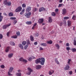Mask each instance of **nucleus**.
<instances>
[{
	"instance_id": "obj_1",
	"label": "nucleus",
	"mask_w": 76,
	"mask_h": 76,
	"mask_svg": "<svg viewBox=\"0 0 76 76\" xmlns=\"http://www.w3.org/2000/svg\"><path fill=\"white\" fill-rule=\"evenodd\" d=\"M45 62V59L43 58H39L35 60V63L36 64H38L40 63L41 64L43 65L44 64Z\"/></svg>"
},
{
	"instance_id": "obj_2",
	"label": "nucleus",
	"mask_w": 76,
	"mask_h": 76,
	"mask_svg": "<svg viewBox=\"0 0 76 76\" xmlns=\"http://www.w3.org/2000/svg\"><path fill=\"white\" fill-rule=\"evenodd\" d=\"M14 69V68L13 67H11L10 68V69L9 70V72H8V75L10 76H12L13 75L12 74H11L10 72H12Z\"/></svg>"
},
{
	"instance_id": "obj_3",
	"label": "nucleus",
	"mask_w": 76,
	"mask_h": 76,
	"mask_svg": "<svg viewBox=\"0 0 76 76\" xmlns=\"http://www.w3.org/2000/svg\"><path fill=\"white\" fill-rule=\"evenodd\" d=\"M4 4L7 6H10L11 5V3L10 1L8 2H7V1L6 0L4 2Z\"/></svg>"
},
{
	"instance_id": "obj_4",
	"label": "nucleus",
	"mask_w": 76,
	"mask_h": 76,
	"mask_svg": "<svg viewBox=\"0 0 76 76\" xmlns=\"http://www.w3.org/2000/svg\"><path fill=\"white\" fill-rule=\"evenodd\" d=\"M22 9V8L21 7H18L17 8H16L15 10V12H16L21 11Z\"/></svg>"
},
{
	"instance_id": "obj_5",
	"label": "nucleus",
	"mask_w": 76,
	"mask_h": 76,
	"mask_svg": "<svg viewBox=\"0 0 76 76\" xmlns=\"http://www.w3.org/2000/svg\"><path fill=\"white\" fill-rule=\"evenodd\" d=\"M19 60L20 61L24 62L25 63H26L27 62V60H26V59H24L23 58V57H21L20 58Z\"/></svg>"
},
{
	"instance_id": "obj_6",
	"label": "nucleus",
	"mask_w": 76,
	"mask_h": 76,
	"mask_svg": "<svg viewBox=\"0 0 76 76\" xmlns=\"http://www.w3.org/2000/svg\"><path fill=\"white\" fill-rule=\"evenodd\" d=\"M31 12H29L28 13H25V15L27 17V18H30V16L31 15Z\"/></svg>"
},
{
	"instance_id": "obj_7",
	"label": "nucleus",
	"mask_w": 76,
	"mask_h": 76,
	"mask_svg": "<svg viewBox=\"0 0 76 76\" xmlns=\"http://www.w3.org/2000/svg\"><path fill=\"white\" fill-rule=\"evenodd\" d=\"M62 14L63 15H65L67 11L66 10L65 8H64L62 10Z\"/></svg>"
},
{
	"instance_id": "obj_8",
	"label": "nucleus",
	"mask_w": 76,
	"mask_h": 76,
	"mask_svg": "<svg viewBox=\"0 0 76 76\" xmlns=\"http://www.w3.org/2000/svg\"><path fill=\"white\" fill-rule=\"evenodd\" d=\"M29 71V72H28V73H27V74L28 75H30L31 73V72H32L33 71L32 70L30 67H28V68L27 69Z\"/></svg>"
},
{
	"instance_id": "obj_9",
	"label": "nucleus",
	"mask_w": 76,
	"mask_h": 76,
	"mask_svg": "<svg viewBox=\"0 0 76 76\" xmlns=\"http://www.w3.org/2000/svg\"><path fill=\"white\" fill-rule=\"evenodd\" d=\"M10 25H11V24L10 23L8 25H4L3 27V28L4 29H6L7 27L9 26Z\"/></svg>"
},
{
	"instance_id": "obj_10",
	"label": "nucleus",
	"mask_w": 76,
	"mask_h": 76,
	"mask_svg": "<svg viewBox=\"0 0 76 76\" xmlns=\"http://www.w3.org/2000/svg\"><path fill=\"white\" fill-rule=\"evenodd\" d=\"M31 7H28L26 9V10L27 12H29L31 10Z\"/></svg>"
},
{
	"instance_id": "obj_11",
	"label": "nucleus",
	"mask_w": 76,
	"mask_h": 76,
	"mask_svg": "<svg viewBox=\"0 0 76 76\" xmlns=\"http://www.w3.org/2000/svg\"><path fill=\"white\" fill-rule=\"evenodd\" d=\"M45 9L44 7H42L39 9V11L40 12H41L42 11H45Z\"/></svg>"
},
{
	"instance_id": "obj_12",
	"label": "nucleus",
	"mask_w": 76,
	"mask_h": 76,
	"mask_svg": "<svg viewBox=\"0 0 76 76\" xmlns=\"http://www.w3.org/2000/svg\"><path fill=\"white\" fill-rule=\"evenodd\" d=\"M18 46L21 49L23 50V47L21 44H19Z\"/></svg>"
},
{
	"instance_id": "obj_13",
	"label": "nucleus",
	"mask_w": 76,
	"mask_h": 76,
	"mask_svg": "<svg viewBox=\"0 0 76 76\" xmlns=\"http://www.w3.org/2000/svg\"><path fill=\"white\" fill-rule=\"evenodd\" d=\"M54 72V70H51L49 72V74L50 75H51Z\"/></svg>"
},
{
	"instance_id": "obj_14",
	"label": "nucleus",
	"mask_w": 76,
	"mask_h": 76,
	"mask_svg": "<svg viewBox=\"0 0 76 76\" xmlns=\"http://www.w3.org/2000/svg\"><path fill=\"white\" fill-rule=\"evenodd\" d=\"M44 21V19L43 18L40 19L39 20V23H43Z\"/></svg>"
},
{
	"instance_id": "obj_15",
	"label": "nucleus",
	"mask_w": 76,
	"mask_h": 76,
	"mask_svg": "<svg viewBox=\"0 0 76 76\" xmlns=\"http://www.w3.org/2000/svg\"><path fill=\"white\" fill-rule=\"evenodd\" d=\"M37 25V23H36L34 24L32 28V29L33 30H34V28H36V26Z\"/></svg>"
},
{
	"instance_id": "obj_16",
	"label": "nucleus",
	"mask_w": 76,
	"mask_h": 76,
	"mask_svg": "<svg viewBox=\"0 0 76 76\" xmlns=\"http://www.w3.org/2000/svg\"><path fill=\"white\" fill-rule=\"evenodd\" d=\"M69 67H70V66H69V65L67 64L66 66V67L65 68V69L66 70L69 69Z\"/></svg>"
},
{
	"instance_id": "obj_17",
	"label": "nucleus",
	"mask_w": 76,
	"mask_h": 76,
	"mask_svg": "<svg viewBox=\"0 0 76 76\" xmlns=\"http://www.w3.org/2000/svg\"><path fill=\"white\" fill-rule=\"evenodd\" d=\"M41 68V65H37L36 67V69H39Z\"/></svg>"
},
{
	"instance_id": "obj_18",
	"label": "nucleus",
	"mask_w": 76,
	"mask_h": 76,
	"mask_svg": "<svg viewBox=\"0 0 76 76\" xmlns=\"http://www.w3.org/2000/svg\"><path fill=\"white\" fill-rule=\"evenodd\" d=\"M67 23H68V26L69 27L71 25V22L69 20H68V21Z\"/></svg>"
},
{
	"instance_id": "obj_19",
	"label": "nucleus",
	"mask_w": 76,
	"mask_h": 76,
	"mask_svg": "<svg viewBox=\"0 0 76 76\" xmlns=\"http://www.w3.org/2000/svg\"><path fill=\"white\" fill-rule=\"evenodd\" d=\"M56 47L57 48V49L59 50L60 49V46L58 45V44H57L55 45Z\"/></svg>"
},
{
	"instance_id": "obj_20",
	"label": "nucleus",
	"mask_w": 76,
	"mask_h": 76,
	"mask_svg": "<svg viewBox=\"0 0 76 76\" xmlns=\"http://www.w3.org/2000/svg\"><path fill=\"white\" fill-rule=\"evenodd\" d=\"M13 54L12 53H10L8 55V56L10 58L12 57Z\"/></svg>"
},
{
	"instance_id": "obj_21",
	"label": "nucleus",
	"mask_w": 76,
	"mask_h": 76,
	"mask_svg": "<svg viewBox=\"0 0 76 76\" xmlns=\"http://www.w3.org/2000/svg\"><path fill=\"white\" fill-rule=\"evenodd\" d=\"M38 10V8H36L34 7L33 9V11L34 12H35L37 11Z\"/></svg>"
},
{
	"instance_id": "obj_22",
	"label": "nucleus",
	"mask_w": 76,
	"mask_h": 76,
	"mask_svg": "<svg viewBox=\"0 0 76 76\" xmlns=\"http://www.w3.org/2000/svg\"><path fill=\"white\" fill-rule=\"evenodd\" d=\"M10 47H7L6 49L5 52H8L9 51V50L10 49Z\"/></svg>"
},
{
	"instance_id": "obj_23",
	"label": "nucleus",
	"mask_w": 76,
	"mask_h": 76,
	"mask_svg": "<svg viewBox=\"0 0 76 76\" xmlns=\"http://www.w3.org/2000/svg\"><path fill=\"white\" fill-rule=\"evenodd\" d=\"M47 42L48 44H51L53 42L52 40H50V41H47Z\"/></svg>"
},
{
	"instance_id": "obj_24",
	"label": "nucleus",
	"mask_w": 76,
	"mask_h": 76,
	"mask_svg": "<svg viewBox=\"0 0 76 76\" xmlns=\"http://www.w3.org/2000/svg\"><path fill=\"white\" fill-rule=\"evenodd\" d=\"M55 61L58 64H59V63L58 61H57V58L55 59Z\"/></svg>"
},
{
	"instance_id": "obj_25",
	"label": "nucleus",
	"mask_w": 76,
	"mask_h": 76,
	"mask_svg": "<svg viewBox=\"0 0 76 76\" xmlns=\"http://www.w3.org/2000/svg\"><path fill=\"white\" fill-rule=\"evenodd\" d=\"M11 37L12 38H13L14 39H17V38L18 37L16 35H15V36H13Z\"/></svg>"
},
{
	"instance_id": "obj_26",
	"label": "nucleus",
	"mask_w": 76,
	"mask_h": 76,
	"mask_svg": "<svg viewBox=\"0 0 76 76\" xmlns=\"http://www.w3.org/2000/svg\"><path fill=\"white\" fill-rule=\"evenodd\" d=\"M64 4H59V5L58 6V7H63L64 6Z\"/></svg>"
},
{
	"instance_id": "obj_27",
	"label": "nucleus",
	"mask_w": 76,
	"mask_h": 76,
	"mask_svg": "<svg viewBox=\"0 0 76 76\" xmlns=\"http://www.w3.org/2000/svg\"><path fill=\"white\" fill-rule=\"evenodd\" d=\"M76 16L75 15H73V16H72V19L73 20H76Z\"/></svg>"
},
{
	"instance_id": "obj_28",
	"label": "nucleus",
	"mask_w": 76,
	"mask_h": 76,
	"mask_svg": "<svg viewBox=\"0 0 76 76\" xmlns=\"http://www.w3.org/2000/svg\"><path fill=\"white\" fill-rule=\"evenodd\" d=\"M31 21H27L26 22V24L28 25H31Z\"/></svg>"
},
{
	"instance_id": "obj_29",
	"label": "nucleus",
	"mask_w": 76,
	"mask_h": 76,
	"mask_svg": "<svg viewBox=\"0 0 76 76\" xmlns=\"http://www.w3.org/2000/svg\"><path fill=\"white\" fill-rule=\"evenodd\" d=\"M49 21L50 23H51L52 22V18L51 17H50L49 18Z\"/></svg>"
},
{
	"instance_id": "obj_30",
	"label": "nucleus",
	"mask_w": 76,
	"mask_h": 76,
	"mask_svg": "<svg viewBox=\"0 0 76 76\" xmlns=\"http://www.w3.org/2000/svg\"><path fill=\"white\" fill-rule=\"evenodd\" d=\"M16 75L17 76H21V73H17Z\"/></svg>"
},
{
	"instance_id": "obj_31",
	"label": "nucleus",
	"mask_w": 76,
	"mask_h": 76,
	"mask_svg": "<svg viewBox=\"0 0 76 76\" xmlns=\"http://www.w3.org/2000/svg\"><path fill=\"white\" fill-rule=\"evenodd\" d=\"M13 13L12 12L10 13L9 14V16H13Z\"/></svg>"
},
{
	"instance_id": "obj_32",
	"label": "nucleus",
	"mask_w": 76,
	"mask_h": 76,
	"mask_svg": "<svg viewBox=\"0 0 76 76\" xmlns=\"http://www.w3.org/2000/svg\"><path fill=\"white\" fill-rule=\"evenodd\" d=\"M30 39L32 41H33L34 40V37L31 35L30 36Z\"/></svg>"
},
{
	"instance_id": "obj_33",
	"label": "nucleus",
	"mask_w": 76,
	"mask_h": 76,
	"mask_svg": "<svg viewBox=\"0 0 76 76\" xmlns=\"http://www.w3.org/2000/svg\"><path fill=\"white\" fill-rule=\"evenodd\" d=\"M25 12V9L24 8L22 10V12L20 13V14L21 15H23V12Z\"/></svg>"
},
{
	"instance_id": "obj_34",
	"label": "nucleus",
	"mask_w": 76,
	"mask_h": 76,
	"mask_svg": "<svg viewBox=\"0 0 76 76\" xmlns=\"http://www.w3.org/2000/svg\"><path fill=\"white\" fill-rule=\"evenodd\" d=\"M41 45L42 46H47V45L45 43H42Z\"/></svg>"
},
{
	"instance_id": "obj_35",
	"label": "nucleus",
	"mask_w": 76,
	"mask_h": 76,
	"mask_svg": "<svg viewBox=\"0 0 76 76\" xmlns=\"http://www.w3.org/2000/svg\"><path fill=\"white\" fill-rule=\"evenodd\" d=\"M22 7L23 8H25L26 7V5L25 4H23L22 5Z\"/></svg>"
},
{
	"instance_id": "obj_36",
	"label": "nucleus",
	"mask_w": 76,
	"mask_h": 76,
	"mask_svg": "<svg viewBox=\"0 0 76 76\" xmlns=\"http://www.w3.org/2000/svg\"><path fill=\"white\" fill-rule=\"evenodd\" d=\"M26 44V41H24L23 42L22 44L23 45H25Z\"/></svg>"
},
{
	"instance_id": "obj_37",
	"label": "nucleus",
	"mask_w": 76,
	"mask_h": 76,
	"mask_svg": "<svg viewBox=\"0 0 76 76\" xmlns=\"http://www.w3.org/2000/svg\"><path fill=\"white\" fill-rule=\"evenodd\" d=\"M72 51L74 52H76V49L75 48L72 49Z\"/></svg>"
},
{
	"instance_id": "obj_38",
	"label": "nucleus",
	"mask_w": 76,
	"mask_h": 76,
	"mask_svg": "<svg viewBox=\"0 0 76 76\" xmlns=\"http://www.w3.org/2000/svg\"><path fill=\"white\" fill-rule=\"evenodd\" d=\"M10 44L12 46H15V44L13 42H11Z\"/></svg>"
},
{
	"instance_id": "obj_39",
	"label": "nucleus",
	"mask_w": 76,
	"mask_h": 76,
	"mask_svg": "<svg viewBox=\"0 0 76 76\" xmlns=\"http://www.w3.org/2000/svg\"><path fill=\"white\" fill-rule=\"evenodd\" d=\"M69 17H65L64 18V20H67L69 19Z\"/></svg>"
},
{
	"instance_id": "obj_40",
	"label": "nucleus",
	"mask_w": 76,
	"mask_h": 76,
	"mask_svg": "<svg viewBox=\"0 0 76 76\" xmlns=\"http://www.w3.org/2000/svg\"><path fill=\"white\" fill-rule=\"evenodd\" d=\"M56 15V14L54 12H53L52 13V15L53 16H54Z\"/></svg>"
},
{
	"instance_id": "obj_41",
	"label": "nucleus",
	"mask_w": 76,
	"mask_h": 76,
	"mask_svg": "<svg viewBox=\"0 0 76 76\" xmlns=\"http://www.w3.org/2000/svg\"><path fill=\"white\" fill-rule=\"evenodd\" d=\"M10 20H15L16 18H13V17H11V18H10Z\"/></svg>"
},
{
	"instance_id": "obj_42",
	"label": "nucleus",
	"mask_w": 76,
	"mask_h": 76,
	"mask_svg": "<svg viewBox=\"0 0 76 76\" xmlns=\"http://www.w3.org/2000/svg\"><path fill=\"white\" fill-rule=\"evenodd\" d=\"M2 13H0V19H3V17L1 15Z\"/></svg>"
},
{
	"instance_id": "obj_43",
	"label": "nucleus",
	"mask_w": 76,
	"mask_h": 76,
	"mask_svg": "<svg viewBox=\"0 0 76 76\" xmlns=\"http://www.w3.org/2000/svg\"><path fill=\"white\" fill-rule=\"evenodd\" d=\"M74 45L75 46H76V40L75 39L74 40Z\"/></svg>"
},
{
	"instance_id": "obj_44",
	"label": "nucleus",
	"mask_w": 76,
	"mask_h": 76,
	"mask_svg": "<svg viewBox=\"0 0 76 76\" xmlns=\"http://www.w3.org/2000/svg\"><path fill=\"white\" fill-rule=\"evenodd\" d=\"M0 67L1 68H2V69H4V68H5V66L3 65H1Z\"/></svg>"
},
{
	"instance_id": "obj_45",
	"label": "nucleus",
	"mask_w": 76,
	"mask_h": 76,
	"mask_svg": "<svg viewBox=\"0 0 76 76\" xmlns=\"http://www.w3.org/2000/svg\"><path fill=\"white\" fill-rule=\"evenodd\" d=\"M17 34L18 36H19L20 35V32L19 31H18L16 33Z\"/></svg>"
},
{
	"instance_id": "obj_46",
	"label": "nucleus",
	"mask_w": 76,
	"mask_h": 76,
	"mask_svg": "<svg viewBox=\"0 0 76 76\" xmlns=\"http://www.w3.org/2000/svg\"><path fill=\"white\" fill-rule=\"evenodd\" d=\"M28 46V45H26L24 47V49H25L26 50Z\"/></svg>"
},
{
	"instance_id": "obj_47",
	"label": "nucleus",
	"mask_w": 76,
	"mask_h": 76,
	"mask_svg": "<svg viewBox=\"0 0 76 76\" xmlns=\"http://www.w3.org/2000/svg\"><path fill=\"white\" fill-rule=\"evenodd\" d=\"M66 50H67L69 51V50H70V48L69 47H67L66 48Z\"/></svg>"
},
{
	"instance_id": "obj_48",
	"label": "nucleus",
	"mask_w": 76,
	"mask_h": 76,
	"mask_svg": "<svg viewBox=\"0 0 76 76\" xmlns=\"http://www.w3.org/2000/svg\"><path fill=\"white\" fill-rule=\"evenodd\" d=\"M10 34V32H8L7 33V36L8 37H9V34Z\"/></svg>"
},
{
	"instance_id": "obj_49",
	"label": "nucleus",
	"mask_w": 76,
	"mask_h": 76,
	"mask_svg": "<svg viewBox=\"0 0 76 76\" xmlns=\"http://www.w3.org/2000/svg\"><path fill=\"white\" fill-rule=\"evenodd\" d=\"M3 38V36L2 34H0V39H1Z\"/></svg>"
},
{
	"instance_id": "obj_50",
	"label": "nucleus",
	"mask_w": 76,
	"mask_h": 76,
	"mask_svg": "<svg viewBox=\"0 0 76 76\" xmlns=\"http://www.w3.org/2000/svg\"><path fill=\"white\" fill-rule=\"evenodd\" d=\"M32 59V58L31 57H30L29 58H28V61H31V59Z\"/></svg>"
},
{
	"instance_id": "obj_51",
	"label": "nucleus",
	"mask_w": 76,
	"mask_h": 76,
	"mask_svg": "<svg viewBox=\"0 0 76 76\" xmlns=\"http://www.w3.org/2000/svg\"><path fill=\"white\" fill-rule=\"evenodd\" d=\"M30 42L29 41H28L27 42V45H30Z\"/></svg>"
},
{
	"instance_id": "obj_52",
	"label": "nucleus",
	"mask_w": 76,
	"mask_h": 76,
	"mask_svg": "<svg viewBox=\"0 0 76 76\" xmlns=\"http://www.w3.org/2000/svg\"><path fill=\"white\" fill-rule=\"evenodd\" d=\"M39 50H43V49L41 47H40L39 48Z\"/></svg>"
},
{
	"instance_id": "obj_53",
	"label": "nucleus",
	"mask_w": 76,
	"mask_h": 76,
	"mask_svg": "<svg viewBox=\"0 0 76 76\" xmlns=\"http://www.w3.org/2000/svg\"><path fill=\"white\" fill-rule=\"evenodd\" d=\"M69 44L68 43H66V46H68L69 47Z\"/></svg>"
},
{
	"instance_id": "obj_54",
	"label": "nucleus",
	"mask_w": 76,
	"mask_h": 76,
	"mask_svg": "<svg viewBox=\"0 0 76 76\" xmlns=\"http://www.w3.org/2000/svg\"><path fill=\"white\" fill-rule=\"evenodd\" d=\"M37 44V42H35L34 43V45H36Z\"/></svg>"
},
{
	"instance_id": "obj_55",
	"label": "nucleus",
	"mask_w": 76,
	"mask_h": 76,
	"mask_svg": "<svg viewBox=\"0 0 76 76\" xmlns=\"http://www.w3.org/2000/svg\"><path fill=\"white\" fill-rule=\"evenodd\" d=\"M72 71L69 72V74H70V75H72Z\"/></svg>"
},
{
	"instance_id": "obj_56",
	"label": "nucleus",
	"mask_w": 76,
	"mask_h": 76,
	"mask_svg": "<svg viewBox=\"0 0 76 76\" xmlns=\"http://www.w3.org/2000/svg\"><path fill=\"white\" fill-rule=\"evenodd\" d=\"M63 25V23H60V24H59V26H61Z\"/></svg>"
},
{
	"instance_id": "obj_57",
	"label": "nucleus",
	"mask_w": 76,
	"mask_h": 76,
	"mask_svg": "<svg viewBox=\"0 0 76 76\" xmlns=\"http://www.w3.org/2000/svg\"><path fill=\"white\" fill-rule=\"evenodd\" d=\"M63 1V0H59V3H62Z\"/></svg>"
},
{
	"instance_id": "obj_58",
	"label": "nucleus",
	"mask_w": 76,
	"mask_h": 76,
	"mask_svg": "<svg viewBox=\"0 0 76 76\" xmlns=\"http://www.w3.org/2000/svg\"><path fill=\"white\" fill-rule=\"evenodd\" d=\"M58 9H56L55 10V12H58Z\"/></svg>"
},
{
	"instance_id": "obj_59",
	"label": "nucleus",
	"mask_w": 76,
	"mask_h": 76,
	"mask_svg": "<svg viewBox=\"0 0 76 76\" xmlns=\"http://www.w3.org/2000/svg\"><path fill=\"white\" fill-rule=\"evenodd\" d=\"M14 22L15 23H14V24L15 25V23L17 22V20H15Z\"/></svg>"
},
{
	"instance_id": "obj_60",
	"label": "nucleus",
	"mask_w": 76,
	"mask_h": 76,
	"mask_svg": "<svg viewBox=\"0 0 76 76\" xmlns=\"http://www.w3.org/2000/svg\"><path fill=\"white\" fill-rule=\"evenodd\" d=\"M39 35V34L38 33H37L36 34H35L36 37H38Z\"/></svg>"
},
{
	"instance_id": "obj_61",
	"label": "nucleus",
	"mask_w": 76,
	"mask_h": 76,
	"mask_svg": "<svg viewBox=\"0 0 76 76\" xmlns=\"http://www.w3.org/2000/svg\"><path fill=\"white\" fill-rule=\"evenodd\" d=\"M75 26L73 27V30L75 31Z\"/></svg>"
},
{
	"instance_id": "obj_62",
	"label": "nucleus",
	"mask_w": 76,
	"mask_h": 76,
	"mask_svg": "<svg viewBox=\"0 0 76 76\" xmlns=\"http://www.w3.org/2000/svg\"><path fill=\"white\" fill-rule=\"evenodd\" d=\"M21 70H20V69L18 70V72H21Z\"/></svg>"
},
{
	"instance_id": "obj_63",
	"label": "nucleus",
	"mask_w": 76,
	"mask_h": 76,
	"mask_svg": "<svg viewBox=\"0 0 76 76\" xmlns=\"http://www.w3.org/2000/svg\"><path fill=\"white\" fill-rule=\"evenodd\" d=\"M3 14H4V15H6V16H7V15L6 13H3Z\"/></svg>"
},
{
	"instance_id": "obj_64",
	"label": "nucleus",
	"mask_w": 76,
	"mask_h": 76,
	"mask_svg": "<svg viewBox=\"0 0 76 76\" xmlns=\"http://www.w3.org/2000/svg\"><path fill=\"white\" fill-rule=\"evenodd\" d=\"M34 58H35V57H34V56H32V59H34Z\"/></svg>"
}]
</instances>
